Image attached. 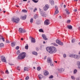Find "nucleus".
I'll return each instance as SVG.
<instances>
[{
	"instance_id": "nucleus-35",
	"label": "nucleus",
	"mask_w": 80,
	"mask_h": 80,
	"mask_svg": "<svg viewBox=\"0 0 80 80\" xmlns=\"http://www.w3.org/2000/svg\"><path fill=\"white\" fill-rule=\"evenodd\" d=\"M54 46H58V45L55 43H53L52 44Z\"/></svg>"
},
{
	"instance_id": "nucleus-21",
	"label": "nucleus",
	"mask_w": 80,
	"mask_h": 80,
	"mask_svg": "<svg viewBox=\"0 0 80 80\" xmlns=\"http://www.w3.org/2000/svg\"><path fill=\"white\" fill-rule=\"evenodd\" d=\"M65 11L66 12L67 14H70V12H68V9H65Z\"/></svg>"
},
{
	"instance_id": "nucleus-57",
	"label": "nucleus",
	"mask_w": 80,
	"mask_h": 80,
	"mask_svg": "<svg viewBox=\"0 0 80 80\" xmlns=\"http://www.w3.org/2000/svg\"><path fill=\"white\" fill-rule=\"evenodd\" d=\"M36 23H37V25H38V24H39V23H40V22H39V23H38V21H37Z\"/></svg>"
},
{
	"instance_id": "nucleus-13",
	"label": "nucleus",
	"mask_w": 80,
	"mask_h": 80,
	"mask_svg": "<svg viewBox=\"0 0 80 80\" xmlns=\"http://www.w3.org/2000/svg\"><path fill=\"white\" fill-rule=\"evenodd\" d=\"M31 42H32V43H35V38H33L32 37H31Z\"/></svg>"
},
{
	"instance_id": "nucleus-38",
	"label": "nucleus",
	"mask_w": 80,
	"mask_h": 80,
	"mask_svg": "<svg viewBox=\"0 0 80 80\" xmlns=\"http://www.w3.org/2000/svg\"><path fill=\"white\" fill-rule=\"evenodd\" d=\"M37 15L35 14L34 16V18L36 19L37 18Z\"/></svg>"
},
{
	"instance_id": "nucleus-51",
	"label": "nucleus",
	"mask_w": 80,
	"mask_h": 80,
	"mask_svg": "<svg viewBox=\"0 0 80 80\" xmlns=\"http://www.w3.org/2000/svg\"><path fill=\"white\" fill-rule=\"evenodd\" d=\"M68 23H70V20H68L67 21Z\"/></svg>"
},
{
	"instance_id": "nucleus-9",
	"label": "nucleus",
	"mask_w": 80,
	"mask_h": 80,
	"mask_svg": "<svg viewBox=\"0 0 80 80\" xmlns=\"http://www.w3.org/2000/svg\"><path fill=\"white\" fill-rule=\"evenodd\" d=\"M55 8L56 9V11L55 13L54 14V15H56V14H57V13H58L59 12V11H58V7L57 6H55Z\"/></svg>"
},
{
	"instance_id": "nucleus-60",
	"label": "nucleus",
	"mask_w": 80,
	"mask_h": 80,
	"mask_svg": "<svg viewBox=\"0 0 80 80\" xmlns=\"http://www.w3.org/2000/svg\"><path fill=\"white\" fill-rule=\"evenodd\" d=\"M50 65L51 66H53V64L50 63Z\"/></svg>"
},
{
	"instance_id": "nucleus-47",
	"label": "nucleus",
	"mask_w": 80,
	"mask_h": 80,
	"mask_svg": "<svg viewBox=\"0 0 80 80\" xmlns=\"http://www.w3.org/2000/svg\"><path fill=\"white\" fill-rule=\"evenodd\" d=\"M36 50H37V51H38V50H39V48H36Z\"/></svg>"
},
{
	"instance_id": "nucleus-59",
	"label": "nucleus",
	"mask_w": 80,
	"mask_h": 80,
	"mask_svg": "<svg viewBox=\"0 0 80 80\" xmlns=\"http://www.w3.org/2000/svg\"><path fill=\"white\" fill-rule=\"evenodd\" d=\"M23 2H26L27 1V0H23Z\"/></svg>"
},
{
	"instance_id": "nucleus-43",
	"label": "nucleus",
	"mask_w": 80,
	"mask_h": 80,
	"mask_svg": "<svg viewBox=\"0 0 80 80\" xmlns=\"http://www.w3.org/2000/svg\"><path fill=\"white\" fill-rule=\"evenodd\" d=\"M6 73H7L8 74L9 73V72L7 70L6 71Z\"/></svg>"
},
{
	"instance_id": "nucleus-24",
	"label": "nucleus",
	"mask_w": 80,
	"mask_h": 80,
	"mask_svg": "<svg viewBox=\"0 0 80 80\" xmlns=\"http://www.w3.org/2000/svg\"><path fill=\"white\" fill-rule=\"evenodd\" d=\"M33 18H31L30 19V22L31 23H33Z\"/></svg>"
},
{
	"instance_id": "nucleus-33",
	"label": "nucleus",
	"mask_w": 80,
	"mask_h": 80,
	"mask_svg": "<svg viewBox=\"0 0 80 80\" xmlns=\"http://www.w3.org/2000/svg\"><path fill=\"white\" fill-rule=\"evenodd\" d=\"M77 72V70L76 69L74 70V74H75V73H76Z\"/></svg>"
},
{
	"instance_id": "nucleus-29",
	"label": "nucleus",
	"mask_w": 80,
	"mask_h": 80,
	"mask_svg": "<svg viewBox=\"0 0 80 80\" xmlns=\"http://www.w3.org/2000/svg\"><path fill=\"white\" fill-rule=\"evenodd\" d=\"M3 46H4V45L3 43H1L0 44V47H2Z\"/></svg>"
},
{
	"instance_id": "nucleus-3",
	"label": "nucleus",
	"mask_w": 80,
	"mask_h": 80,
	"mask_svg": "<svg viewBox=\"0 0 80 80\" xmlns=\"http://www.w3.org/2000/svg\"><path fill=\"white\" fill-rule=\"evenodd\" d=\"M11 20L13 22L18 23L19 22L20 19L19 18H15L14 17H13L12 18Z\"/></svg>"
},
{
	"instance_id": "nucleus-7",
	"label": "nucleus",
	"mask_w": 80,
	"mask_h": 80,
	"mask_svg": "<svg viewBox=\"0 0 80 80\" xmlns=\"http://www.w3.org/2000/svg\"><path fill=\"white\" fill-rule=\"evenodd\" d=\"M49 20L48 19H46L44 22V25H48L50 24Z\"/></svg>"
},
{
	"instance_id": "nucleus-6",
	"label": "nucleus",
	"mask_w": 80,
	"mask_h": 80,
	"mask_svg": "<svg viewBox=\"0 0 80 80\" xmlns=\"http://www.w3.org/2000/svg\"><path fill=\"white\" fill-rule=\"evenodd\" d=\"M19 31L20 33H25L26 32V30L24 29H23V28H19Z\"/></svg>"
},
{
	"instance_id": "nucleus-39",
	"label": "nucleus",
	"mask_w": 80,
	"mask_h": 80,
	"mask_svg": "<svg viewBox=\"0 0 80 80\" xmlns=\"http://www.w3.org/2000/svg\"><path fill=\"white\" fill-rule=\"evenodd\" d=\"M29 79V77L28 76H27V77L25 78V80H28Z\"/></svg>"
},
{
	"instance_id": "nucleus-11",
	"label": "nucleus",
	"mask_w": 80,
	"mask_h": 80,
	"mask_svg": "<svg viewBox=\"0 0 80 80\" xmlns=\"http://www.w3.org/2000/svg\"><path fill=\"white\" fill-rule=\"evenodd\" d=\"M42 37L45 40H48V38H47V36H46V35H45L43 34L42 35Z\"/></svg>"
},
{
	"instance_id": "nucleus-10",
	"label": "nucleus",
	"mask_w": 80,
	"mask_h": 80,
	"mask_svg": "<svg viewBox=\"0 0 80 80\" xmlns=\"http://www.w3.org/2000/svg\"><path fill=\"white\" fill-rule=\"evenodd\" d=\"M1 61L3 62H6V59L5 58V57L4 56H1Z\"/></svg>"
},
{
	"instance_id": "nucleus-20",
	"label": "nucleus",
	"mask_w": 80,
	"mask_h": 80,
	"mask_svg": "<svg viewBox=\"0 0 80 80\" xmlns=\"http://www.w3.org/2000/svg\"><path fill=\"white\" fill-rule=\"evenodd\" d=\"M67 28L68 29H72V26L71 25H68Z\"/></svg>"
},
{
	"instance_id": "nucleus-34",
	"label": "nucleus",
	"mask_w": 80,
	"mask_h": 80,
	"mask_svg": "<svg viewBox=\"0 0 80 80\" xmlns=\"http://www.w3.org/2000/svg\"><path fill=\"white\" fill-rule=\"evenodd\" d=\"M70 57H73V58L74 57V54H71L69 56Z\"/></svg>"
},
{
	"instance_id": "nucleus-4",
	"label": "nucleus",
	"mask_w": 80,
	"mask_h": 80,
	"mask_svg": "<svg viewBox=\"0 0 80 80\" xmlns=\"http://www.w3.org/2000/svg\"><path fill=\"white\" fill-rule=\"evenodd\" d=\"M49 8V5L48 4H46L43 7V10L44 11H47Z\"/></svg>"
},
{
	"instance_id": "nucleus-32",
	"label": "nucleus",
	"mask_w": 80,
	"mask_h": 80,
	"mask_svg": "<svg viewBox=\"0 0 80 80\" xmlns=\"http://www.w3.org/2000/svg\"><path fill=\"white\" fill-rule=\"evenodd\" d=\"M75 42V39H73L72 40V43H74V42Z\"/></svg>"
},
{
	"instance_id": "nucleus-56",
	"label": "nucleus",
	"mask_w": 80,
	"mask_h": 80,
	"mask_svg": "<svg viewBox=\"0 0 80 80\" xmlns=\"http://www.w3.org/2000/svg\"><path fill=\"white\" fill-rule=\"evenodd\" d=\"M1 74H3L4 73V72L2 71H1Z\"/></svg>"
},
{
	"instance_id": "nucleus-30",
	"label": "nucleus",
	"mask_w": 80,
	"mask_h": 80,
	"mask_svg": "<svg viewBox=\"0 0 80 80\" xmlns=\"http://www.w3.org/2000/svg\"><path fill=\"white\" fill-rule=\"evenodd\" d=\"M39 31L40 32H43V31L42 29H40L39 30Z\"/></svg>"
},
{
	"instance_id": "nucleus-25",
	"label": "nucleus",
	"mask_w": 80,
	"mask_h": 80,
	"mask_svg": "<svg viewBox=\"0 0 80 80\" xmlns=\"http://www.w3.org/2000/svg\"><path fill=\"white\" fill-rule=\"evenodd\" d=\"M78 56L77 55H74V57L73 58H78Z\"/></svg>"
},
{
	"instance_id": "nucleus-37",
	"label": "nucleus",
	"mask_w": 80,
	"mask_h": 80,
	"mask_svg": "<svg viewBox=\"0 0 80 80\" xmlns=\"http://www.w3.org/2000/svg\"><path fill=\"white\" fill-rule=\"evenodd\" d=\"M53 77V76L52 75L50 76V77H49V78L51 79Z\"/></svg>"
},
{
	"instance_id": "nucleus-12",
	"label": "nucleus",
	"mask_w": 80,
	"mask_h": 80,
	"mask_svg": "<svg viewBox=\"0 0 80 80\" xmlns=\"http://www.w3.org/2000/svg\"><path fill=\"white\" fill-rule=\"evenodd\" d=\"M44 74L45 76H47V75H48L49 74V73L47 70H45L44 72Z\"/></svg>"
},
{
	"instance_id": "nucleus-55",
	"label": "nucleus",
	"mask_w": 80,
	"mask_h": 80,
	"mask_svg": "<svg viewBox=\"0 0 80 80\" xmlns=\"http://www.w3.org/2000/svg\"><path fill=\"white\" fill-rule=\"evenodd\" d=\"M74 12H77V9H74Z\"/></svg>"
},
{
	"instance_id": "nucleus-54",
	"label": "nucleus",
	"mask_w": 80,
	"mask_h": 80,
	"mask_svg": "<svg viewBox=\"0 0 80 80\" xmlns=\"http://www.w3.org/2000/svg\"><path fill=\"white\" fill-rule=\"evenodd\" d=\"M2 36H0V40L2 39Z\"/></svg>"
},
{
	"instance_id": "nucleus-62",
	"label": "nucleus",
	"mask_w": 80,
	"mask_h": 80,
	"mask_svg": "<svg viewBox=\"0 0 80 80\" xmlns=\"http://www.w3.org/2000/svg\"><path fill=\"white\" fill-rule=\"evenodd\" d=\"M62 18V17H61V16H59V18Z\"/></svg>"
},
{
	"instance_id": "nucleus-26",
	"label": "nucleus",
	"mask_w": 80,
	"mask_h": 80,
	"mask_svg": "<svg viewBox=\"0 0 80 80\" xmlns=\"http://www.w3.org/2000/svg\"><path fill=\"white\" fill-rule=\"evenodd\" d=\"M22 12H24V13H27V11L25 9H23L22 10Z\"/></svg>"
},
{
	"instance_id": "nucleus-44",
	"label": "nucleus",
	"mask_w": 80,
	"mask_h": 80,
	"mask_svg": "<svg viewBox=\"0 0 80 80\" xmlns=\"http://www.w3.org/2000/svg\"><path fill=\"white\" fill-rule=\"evenodd\" d=\"M2 41L3 42H5V39H4V38H2Z\"/></svg>"
},
{
	"instance_id": "nucleus-8",
	"label": "nucleus",
	"mask_w": 80,
	"mask_h": 80,
	"mask_svg": "<svg viewBox=\"0 0 80 80\" xmlns=\"http://www.w3.org/2000/svg\"><path fill=\"white\" fill-rule=\"evenodd\" d=\"M56 42L60 45H63V43L58 40H56Z\"/></svg>"
},
{
	"instance_id": "nucleus-16",
	"label": "nucleus",
	"mask_w": 80,
	"mask_h": 80,
	"mask_svg": "<svg viewBox=\"0 0 80 80\" xmlns=\"http://www.w3.org/2000/svg\"><path fill=\"white\" fill-rule=\"evenodd\" d=\"M15 44H16V43H15V42H12L11 44V46L12 47H15Z\"/></svg>"
},
{
	"instance_id": "nucleus-31",
	"label": "nucleus",
	"mask_w": 80,
	"mask_h": 80,
	"mask_svg": "<svg viewBox=\"0 0 80 80\" xmlns=\"http://www.w3.org/2000/svg\"><path fill=\"white\" fill-rule=\"evenodd\" d=\"M24 71H28V69H27V68L25 67L24 69Z\"/></svg>"
},
{
	"instance_id": "nucleus-58",
	"label": "nucleus",
	"mask_w": 80,
	"mask_h": 80,
	"mask_svg": "<svg viewBox=\"0 0 80 80\" xmlns=\"http://www.w3.org/2000/svg\"><path fill=\"white\" fill-rule=\"evenodd\" d=\"M46 58H47L46 57H44V60H45V59H46Z\"/></svg>"
},
{
	"instance_id": "nucleus-28",
	"label": "nucleus",
	"mask_w": 80,
	"mask_h": 80,
	"mask_svg": "<svg viewBox=\"0 0 80 80\" xmlns=\"http://www.w3.org/2000/svg\"><path fill=\"white\" fill-rule=\"evenodd\" d=\"M41 69V68H40V67H38L37 68V70L38 71L40 70Z\"/></svg>"
},
{
	"instance_id": "nucleus-14",
	"label": "nucleus",
	"mask_w": 80,
	"mask_h": 80,
	"mask_svg": "<svg viewBox=\"0 0 80 80\" xmlns=\"http://www.w3.org/2000/svg\"><path fill=\"white\" fill-rule=\"evenodd\" d=\"M47 62L48 63H52V61H51V58H48L47 59Z\"/></svg>"
},
{
	"instance_id": "nucleus-63",
	"label": "nucleus",
	"mask_w": 80,
	"mask_h": 80,
	"mask_svg": "<svg viewBox=\"0 0 80 80\" xmlns=\"http://www.w3.org/2000/svg\"><path fill=\"white\" fill-rule=\"evenodd\" d=\"M30 1H28V3H30Z\"/></svg>"
},
{
	"instance_id": "nucleus-53",
	"label": "nucleus",
	"mask_w": 80,
	"mask_h": 80,
	"mask_svg": "<svg viewBox=\"0 0 80 80\" xmlns=\"http://www.w3.org/2000/svg\"><path fill=\"white\" fill-rule=\"evenodd\" d=\"M60 6L61 7H62L63 6V3H62L61 4Z\"/></svg>"
},
{
	"instance_id": "nucleus-2",
	"label": "nucleus",
	"mask_w": 80,
	"mask_h": 80,
	"mask_svg": "<svg viewBox=\"0 0 80 80\" xmlns=\"http://www.w3.org/2000/svg\"><path fill=\"white\" fill-rule=\"evenodd\" d=\"M26 56V53L25 52L21 53L18 57V60H22L25 58Z\"/></svg>"
},
{
	"instance_id": "nucleus-48",
	"label": "nucleus",
	"mask_w": 80,
	"mask_h": 80,
	"mask_svg": "<svg viewBox=\"0 0 80 80\" xmlns=\"http://www.w3.org/2000/svg\"><path fill=\"white\" fill-rule=\"evenodd\" d=\"M17 69H18V70H20V68H19V66H17Z\"/></svg>"
},
{
	"instance_id": "nucleus-17",
	"label": "nucleus",
	"mask_w": 80,
	"mask_h": 80,
	"mask_svg": "<svg viewBox=\"0 0 80 80\" xmlns=\"http://www.w3.org/2000/svg\"><path fill=\"white\" fill-rule=\"evenodd\" d=\"M26 16H21L20 18L22 20H25V19H26Z\"/></svg>"
},
{
	"instance_id": "nucleus-27",
	"label": "nucleus",
	"mask_w": 80,
	"mask_h": 80,
	"mask_svg": "<svg viewBox=\"0 0 80 80\" xmlns=\"http://www.w3.org/2000/svg\"><path fill=\"white\" fill-rule=\"evenodd\" d=\"M63 70V69L61 68V69H58V71L59 72H60V71L61 72H62V70Z\"/></svg>"
},
{
	"instance_id": "nucleus-19",
	"label": "nucleus",
	"mask_w": 80,
	"mask_h": 80,
	"mask_svg": "<svg viewBox=\"0 0 80 80\" xmlns=\"http://www.w3.org/2000/svg\"><path fill=\"white\" fill-rule=\"evenodd\" d=\"M77 63L79 68H80V61L78 62H77Z\"/></svg>"
},
{
	"instance_id": "nucleus-42",
	"label": "nucleus",
	"mask_w": 80,
	"mask_h": 80,
	"mask_svg": "<svg viewBox=\"0 0 80 80\" xmlns=\"http://www.w3.org/2000/svg\"><path fill=\"white\" fill-rule=\"evenodd\" d=\"M16 50H18V49H19V46H17L16 48Z\"/></svg>"
},
{
	"instance_id": "nucleus-22",
	"label": "nucleus",
	"mask_w": 80,
	"mask_h": 80,
	"mask_svg": "<svg viewBox=\"0 0 80 80\" xmlns=\"http://www.w3.org/2000/svg\"><path fill=\"white\" fill-rule=\"evenodd\" d=\"M32 54L33 55H37L38 54V53H37V52H32Z\"/></svg>"
},
{
	"instance_id": "nucleus-23",
	"label": "nucleus",
	"mask_w": 80,
	"mask_h": 80,
	"mask_svg": "<svg viewBox=\"0 0 80 80\" xmlns=\"http://www.w3.org/2000/svg\"><path fill=\"white\" fill-rule=\"evenodd\" d=\"M27 46H25V48L26 49V50H28V44H27Z\"/></svg>"
},
{
	"instance_id": "nucleus-45",
	"label": "nucleus",
	"mask_w": 80,
	"mask_h": 80,
	"mask_svg": "<svg viewBox=\"0 0 80 80\" xmlns=\"http://www.w3.org/2000/svg\"><path fill=\"white\" fill-rule=\"evenodd\" d=\"M67 57V55L65 54H63V57L64 58H65Z\"/></svg>"
},
{
	"instance_id": "nucleus-46",
	"label": "nucleus",
	"mask_w": 80,
	"mask_h": 80,
	"mask_svg": "<svg viewBox=\"0 0 80 80\" xmlns=\"http://www.w3.org/2000/svg\"><path fill=\"white\" fill-rule=\"evenodd\" d=\"M6 43H10V41H9L8 40H7L6 41Z\"/></svg>"
},
{
	"instance_id": "nucleus-64",
	"label": "nucleus",
	"mask_w": 80,
	"mask_h": 80,
	"mask_svg": "<svg viewBox=\"0 0 80 80\" xmlns=\"http://www.w3.org/2000/svg\"><path fill=\"white\" fill-rule=\"evenodd\" d=\"M43 43H45V42L43 41Z\"/></svg>"
},
{
	"instance_id": "nucleus-49",
	"label": "nucleus",
	"mask_w": 80,
	"mask_h": 80,
	"mask_svg": "<svg viewBox=\"0 0 80 80\" xmlns=\"http://www.w3.org/2000/svg\"><path fill=\"white\" fill-rule=\"evenodd\" d=\"M20 50H18L17 51V53H20Z\"/></svg>"
},
{
	"instance_id": "nucleus-1",
	"label": "nucleus",
	"mask_w": 80,
	"mask_h": 80,
	"mask_svg": "<svg viewBox=\"0 0 80 80\" xmlns=\"http://www.w3.org/2000/svg\"><path fill=\"white\" fill-rule=\"evenodd\" d=\"M46 49L47 52H48L49 53L51 54L55 53L57 51V49L53 46L47 47Z\"/></svg>"
},
{
	"instance_id": "nucleus-15",
	"label": "nucleus",
	"mask_w": 80,
	"mask_h": 80,
	"mask_svg": "<svg viewBox=\"0 0 80 80\" xmlns=\"http://www.w3.org/2000/svg\"><path fill=\"white\" fill-rule=\"evenodd\" d=\"M49 2L52 5H54V1L53 0H49Z\"/></svg>"
},
{
	"instance_id": "nucleus-18",
	"label": "nucleus",
	"mask_w": 80,
	"mask_h": 80,
	"mask_svg": "<svg viewBox=\"0 0 80 80\" xmlns=\"http://www.w3.org/2000/svg\"><path fill=\"white\" fill-rule=\"evenodd\" d=\"M38 77L39 79H42V78H43V76L41 74H39L38 75Z\"/></svg>"
},
{
	"instance_id": "nucleus-52",
	"label": "nucleus",
	"mask_w": 80,
	"mask_h": 80,
	"mask_svg": "<svg viewBox=\"0 0 80 80\" xmlns=\"http://www.w3.org/2000/svg\"><path fill=\"white\" fill-rule=\"evenodd\" d=\"M9 65H13V64H11L10 63H8Z\"/></svg>"
},
{
	"instance_id": "nucleus-61",
	"label": "nucleus",
	"mask_w": 80,
	"mask_h": 80,
	"mask_svg": "<svg viewBox=\"0 0 80 80\" xmlns=\"http://www.w3.org/2000/svg\"><path fill=\"white\" fill-rule=\"evenodd\" d=\"M65 7H66V5H64V8H65Z\"/></svg>"
},
{
	"instance_id": "nucleus-5",
	"label": "nucleus",
	"mask_w": 80,
	"mask_h": 80,
	"mask_svg": "<svg viewBox=\"0 0 80 80\" xmlns=\"http://www.w3.org/2000/svg\"><path fill=\"white\" fill-rule=\"evenodd\" d=\"M40 13L42 17H47V14L45 13V12L40 11Z\"/></svg>"
},
{
	"instance_id": "nucleus-50",
	"label": "nucleus",
	"mask_w": 80,
	"mask_h": 80,
	"mask_svg": "<svg viewBox=\"0 0 80 80\" xmlns=\"http://www.w3.org/2000/svg\"><path fill=\"white\" fill-rule=\"evenodd\" d=\"M76 80H80V78H76Z\"/></svg>"
},
{
	"instance_id": "nucleus-36",
	"label": "nucleus",
	"mask_w": 80,
	"mask_h": 80,
	"mask_svg": "<svg viewBox=\"0 0 80 80\" xmlns=\"http://www.w3.org/2000/svg\"><path fill=\"white\" fill-rule=\"evenodd\" d=\"M32 2H34V3H37L38 1H36L35 0H32Z\"/></svg>"
},
{
	"instance_id": "nucleus-41",
	"label": "nucleus",
	"mask_w": 80,
	"mask_h": 80,
	"mask_svg": "<svg viewBox=\"0 0 80 80\" xmlns=\"http://www.w3.org/2000/svg\"><path fill=\"white\" fill-rule=\"evenodd\" d=\"M37 9L36 8H34V9L33 12H35L36 10H37Z\"/></svg>"
},
{
	"instance_id": "nucleus-40",
	"label": "nucleus",
	"mask_w": 80,
	"mask_h": 80,
	"mask_svg": "<svg viewBox=\"0 0 80 80\" xmlns=\"http://www.w3.org/2000/svg\"><path fill=\"white\" fill-rule=\"evenodd\" d=\"M71 78H72V79H73V80H74V79H75V77L73 76H71Z\"/></svg>"
}]
</instances>
